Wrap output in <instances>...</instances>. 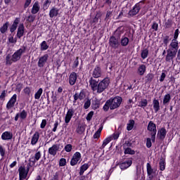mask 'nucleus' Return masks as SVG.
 <instances>
[{"instance_id":"15","label":"nucleus","mask_w":180,"mask_h":180,"mask_svg":"<svg viewBox=\"0 0 180 180\" xmlns=\"http://www.w3.org/2000/svg\"><path fill=\"white\" fill-rule=\"evenodd\" d=\"M29 171V166L27 169H25V166H20L18 169L19 176L27 178Z\"/></svg>"},{"instance_id":"45","label":"nucleus","mask_w":180,"mask_h":180,"mask_svg":"<svg viewBox=\"0 0 180 180\" xmlns=\"http://www.w3.org/2000/svg\"><path fill=\"white\" fill-rule=\"evenodd\" d=\"M171 38L169 37V35H166L163 37V44L165 45V46H167L168 44L171 41Z\"/></svg>"},{"instance_id":"43","label":"nucleus","mask_w":180,"mask_h":180,"mask_svg":"<svg viewBox=\"0 0 180 180\" xmlns=\"http://www.w3.org/2000/svg\"><path fill=\"white\" fill-rule=\"evenodd\" d=\"M19 116L22 120H24L27 118V112L25 109H23L20 112H19Z\"/></svg>"},{"instance_id":"8","label":"nucleus","mask_w":180,"mask_h":180,"mask_svg":"<svg viewBox=\"0 0 180 180\" xmlns=\"http://www.w3.org/2000/svg\"><path fill=\"white\" fill-rule=\"evenodd\" d=\"M132 159H126L123 162H120L118 165L122 170H126L132 165Z\"/></svg>"},{"instance_id":"33","label":"nucleus","mask_w":180,"mask_h":180,"mask_svg":"<svg viewBox=\"0 0 180 180\" xmlns=\"http://www.w3.org/2000/svg\"><path fill=\"white\" fill-rule=\"evenodd\" d=\"M8 26H9V22L8 21H6L4 25H3V26H1V27H0V32L1 33V34H5L6 32H7V30H8Z\"/></svg>"},{"instance_id":"38","label":"nucleus","mask_w":180,"mask_h":180,"mask_svg":"<svg viewBox=\"0 0 180 180\" xmlns=\"http://www.w3.org/2000/svg\"><path fill=\"white\" fill-rule=\"evenodd\" d=\"M49 48V46L47 44V42L46 41H43L40 44V49L41 51H46Z\"/></svg>"},{"instance_id":"22","label":"nucleus","mask_w":180,"mask_h":180,"mask_svg":"<svg viewBox=\"0 0 180 180\" xmlns=\"http://www.w3.org/2000/svg\"><path fill=\"white\" fill-rule=\"evenodd\" d=\"M13 132H10V131H5L3 132L1 135V139L3 141H10L13 139Z\"/></svg>"},{"instance_id":"41","label":"nucleus","mask_w":180,"mask_h":180,"mask_svg":"<svg viewBox=\"0 0 180 180\" xmlns=\"http://www.w3.org/2000/svg\"><path fill=\"white\" fill-rule=\"evenodd\" d=\"M135 121L134 120H129V123L127 124V129L129 131H131L134 127Z\"/></svg>"},{"instance_id":"55","label":"nucleus","mask_w":180,"mask_h":180,"mask_svg":"<svg viewBox=\"0 0 180 180\" xmlns=\"http://www.w3.org/2000/svg\"><path fill=\"white\" fill-rule=\"evenodd\" d=\"M6 95H7V91L6 90H3L1 95H0V100L2 101H4Z\"/></svg>"},{"instance_id":"56","label":"nucleus","mask_w":180,"mask_h":180,"mask_svg":"<svg viewBox=\"0 0 180 180\" xmlns=\"http://www.w3.org/2000/svg\"><path fill=\"white\" fill-rule=\"evenodd\" d=\"M91 106V100L88 99L84 104V108L85 110L89 109V108Z\"/></svg>"},{"instance_id":"21","label":"nucleus","mask_w":180,"mask_h":180,"mask_svg":"<svg viewBox=\"0 0 180 180\" xmlns=\"http://www.w3.org/2000/svg\"><path fill=\"white\" fill-rule=\"evenodd\" d=\"M124 33V28L122 26L118 27L114 32V37L120 39L121 36Z\"/></svg>"},{"instance_id":"12","label":"nucleus","mask_w":180,"mask_h":180,"mask_svg":"<svg viewBox=\"0 0 180 180\" xmlns=\"http://www.w3.org/2000/svg\"><path fill=\"white\" fill-rule=\"evenodd\" d=\"M49 59V54L45 53L42 56L39 58V61L37 63L38 67L42 68L44 67L45 64L46 63Z\"/></svg>"},{"instance_id":"54","label":"nucleus","mask_w":180,"mask_h":180,"mask_svg":"<svg viewBox=\"0 0 180 180\" xmlns=\"http://www.w3.org/2000/svg\"><path fill=\"white\" fill-rule=\"evenodd\" d=\"M66 159L65 158H61L59 160V166L60 167H65L66 165Z\"/></svg>"},{"instance_id":"37","label":"nucleus","mask_w":180,"mask_h":180,"mask_svg":"<svg viewBox=\"0 0 180 180\" xmlns=\"http://www.w3.org/2000/svg\"><path fill=\"white\" fill-rule=\"evenodd\" d=\"M170 101H171V95H170V94H165V97L163 98V105H166L169 104Z\"/></svg>"},{"instance_id":"63","label":"nucleus","mask_w":180,"mask_h":180,"mask_svg":"<svg viewBox=\"0 0 180 180\" xmlns=\"http://www.w3.org/2000/svg\"><path fill=\"white\" fill-rule=\"evenodd\" d=\"M91 172H89L87 173V174H86V176L82 175V176H84V180H91V179L92 176L91 174Z\"/></svg>"},{"instance_id":"4","label":"nucleus","mask_w":180,"mask_h":180,"mask_svg":"<svg viewBox=\"0 0 180 180\" xmlns=\"http://www.w3.org/2000/svg\"><path fill=\"white\" fill-rule=\"evenodd\" d=\"M146 1L142 0L139 3L136 4L129 11L128 13V15L129 17L136 16L140 12L141 9L142 8L143 6L145 4Z\"/></svg>"},{"instance_id":"60","label":"nucleus","mask_w":180,"mask_h":180,"mask_svg":"<svg viewBox=\"0 0 180 180\" xmlns=\"http://www.w3.org/2000/svg\"><path fill=\"white\" fill-rule=\"evenodd\" d=\"M94 115V111H90L86 116V120L87 121H91L92 119V117Z\"/></svg>"},{"instance_id":"29","label":"nucleus","mask_w":180,"mask_h":180,"mask_svg":"<svg viewBox=\"0 0 180 180\" xmlns=\"http://www.w3.org/2000/svg\"><path fill=\"white\" fill-rule=\"evenodd\" d=\"M39 9H40V6H39V2L37 1L34 2L32 8V11H31L32 14V15L37 14L39 11Z\"/></svg>"},{"instance_id":"19","label":"nucleus","mask_w":180,"mask_h":180,"mask_svg":"<svg viewBox=\"0 0 180 180\" xmlns=\"http://www.w3.org/2000/svg\"><path fill=\"white\" fill-rule=\"evenodd\" d=\"M154 169H153L150 163H147V174H148V180H153L154 178V176L153 174H154Z\"/></svg>"},{"instance_id":"44","label":"nucleus","mask_w":180,"mask_h":180,"mask_svg":"<svg viewBox=\"0 0 180 180\" xmlns=\"http://www.w3.org/2000/svg\"><path fill=\"white\" fill-rule=\"evenodd\" d=\"M42 94H43V89L39 88L38 89V91L34 94V98L36 100H39L41 96L42 95Z\"/></svg>"},{"instance_id":"39","label":"nucleus","mask_w":180,"mask_h":180,"mask_svg":"<svg viewBox=\"0 0 180 180\" xmlns=\"http://www.w3.org/2000/svg\"><path fill=\"white\" fill-rule=\"evenodd\" d=\"M124 150L125 155L129 154L131 155H134L136 153L135 150H133V149H131V148H124Z\"/></svg>"},{"instance_id":"11","label":"nucleus","mask_w":180,"mask_h":180,"mask_svg":"<svg viewBox=\"0 0 180 180\" xmlns=\"http://www.w3.org/2000/svg\"><path fill=\"white\" fill-rule=\"evenodd\" d=\"M75 113V110L74 109V108L71 107L68 110L67 114L65 115V124H68L70 123Z\"/></svg>"},{"instance_id":"2","label":"nucleus","mask_w":180,"mask_h":180,"mask_svg":"<svg viewBox=\"0 0 180 180\" xmlns=\"http://www.w3.org/2000/svg\"><path fill=\"white\" fill-rule=\"evenodd\" d=\"M110 83V79L108 77H106L103 79L101 80L98 82V87L96 89L97 94H101L103 91H105L108 88Z\"/></svg>"},{"instance_id":"17","label":"nucleus","mask_w":180,"mask_h":180,"mask_svg":"<svg viewBox=\"0 0 180 180\" xmlns=\"http://www.w3.org/2000/svg\"><path fill=\"white\" fill-rule=\"evenodd\" d=\"M77 80V74L75 72H72L69 75V84L74 86Z\"/></svg>"},{"instance_id":"25","label":"nucleus","mask_w":180,"mask_h":180,"mask_svg":"<svg viewBox=\"0 0 180 180\" xmlns=\"http://www.w3.org/2000/svg\"><path fill=\"white\" fill-rule=\"evenodd\" d=\"M167 129L166 128H161L158 131V137L160 140H164L167 136Z\"/></svg>"},{"instance_id":"59","label":"nucleus","mask_w":180,"mask_h":180,"mask_svg":"<svg viewBox=\"0 0 180 180\" xmlns=\"http://www.w3.org/2000/svg\"><path fill=\"white\" fill-rule=\"evenodd\" d=\"M79 65V57L77 56V58H75V60L73 63V65L72 68H77Z\"/></svg>"},{"instance_id":"30","label":"nucleus","mask_w":180,"mask_h":180,"mask_svg":"<svg viewBox=\"0 0 180 180\" xmlns=\"http://www.w3.org/2000/svg\"><path fill=\"white\" fill-rule=\"evenodd\" d=\"M129 39L127 37L122 36L120 40L121 46L123 47H126L129 45Z\"/></svg>"},{"instance_id":"32","label":"nucleus","mask_w":180,"mask_h":180,"mask_svg":"<svg viewBox=\"0 0 180 180\" xmlns=\"http://www.w3.org/2000/svg\"><path fill=\"white\" fill-rule=\"evenodd\" d=\"M90 167V165H89V163H84V165H82L80 167V170H79V176H82L84 173V172H86Z\"/></svg>"},{"instance_id":"46","label":"nucleus","mask_w":180,"mask_h":180,"mask_svg":"<svg viewBox=\"0 0 180 180\" xmlns=\"http://www.w3.org/2000/svg\"><path fill=\"white\" fill-rule=\"evenodd\" d=\"M148 53H149V51H148V49L147 48L142 50V51H141V58H142V59H143V60L146 59L148 58Z\"/></svg>"},{"instance_id":"48","label":"nucleus","mask_w":180,"mask_h":180,"mask_svg":"<svg viewBox=\"0 0 180 180\" xmlns=\"http://www.w3.org/2000/svg\"><path fill=\"white\" fill-rule=\"evenodd\" d=\"M159 165H160V169L161 171L165 170V168H166V162H165V160H164V159H161V160H160Z\"/></svg>"},{"instance_id":"26","label":"nucleus","mask_w":180,"mask_h":180,"mask_svg":"<svg viewBox=\"0 0 180 180\" xmlns=\"http://www.w3.org/2000/svg\"><path fill=\"white\" fill-rule=\"evenodd\" d=\"M153 105L155 112L158 113V112L160 110V104L159 100L154 98L153 101Z\"/></svg>"},{"instance_id":"57","label":"nucleus","mask_w":180,"mask_h":180,"mask_svg":"<svg viewBox=\"0 0 180 180\" xmlns=\"http://www.w3.org/2000/svg\"><path fill=\"white\" fill-rule=\"evenodd\" d=\"M179 29H176L175 30V32L174 34V41H176L179 38Z\"/></svg>"},{"instance_id":"50","label":"nucleus","mask_w":180,"mask_h":180,"mask_svg":"<svg viewBox=\"0 0 180 180\" xmlns=\"http://www.w3.org/2000/svg\"><path fill=\"white\" fill-rule=\"evenodd\" d=\"M31 91H32V87H30V86H26L23 89V92L25 93V94L28 96H30Z\"/></svg>"},{"instance_id":"6","label":"nucleus","mask_w":180,"mask_h":180,"mask_svg":"<svg viewBox=\"0 0 180 180\" xmlns=\"http://www.w3.org/2000/svg\"><path fill=\"white\" fill-rule=\"evenodd\" d=\"M118 38L115 37L114 35L110 36L109 39V46L111 49H117L120 46Z\"/></svg>"},{"instance_id":"20","label":"nucleus","mask_w":180,"mask_h":180,"mask_svg":"<svg viewBox=\"0 0 180 180\" xmlns=\"http://www.w3.org/2000/svg\"><path fill=\"white\" fill-rule=\"evenodd\" d=\"M25 34V26L23 23H20L18 27V32L16 34V37L18 39H21Z\"/></svg>"},{"instance_id":"42","label":"nucleus","mask_w":180,"mask_h":180,"mask_svg":"<svg viewBox=\"0 0 180 180\" xmlns=\"http://www.w3.org/2000/svg\"><path fill=\"white\" fill-rule=\"evenodd\" d=\"M112 140V136H108V138H105L103 142L101 148H104Z\"/></svg>"},{"instance_id":"51","label":"nucleus","mask_w":180,"mask_h":180,"mask_svg":"<svg viewBox=\"0 0 180 180\" xmlns=\"http://www.w3.org/2000/svg\"><path fill=\"white\" fill-rule=\"evenodd\" d=\"M127 105H126V108L127 109H130L132 108V104L134 103V102L133 101V98H129L128 101H127Z\"/></svg>"},{"instance_id":"34","label":"nucleus","mask_w":180,"mask_h":180,"mask_svg":"<svg viewBox=\"0 0 180 180\" xmlns=\"http://www.w3.org/2000/svg\"><path fill=\"white\" fill-rule=\"evenodd\" d=\"M148 105V100L146 98L141 99L139 102V107L145 109Z\"/></svg>"},{"instance_id":"13","label":"nucleus","mask_w":180,"mask_h":180,"mask_svg":"<svg viewBox=\"0 0 180 180\" xmlns=\"http://www.w3.org/2000/svg\"><path fill=\"white\" fill-rule=\"evenodd\" d=\"M58 151H60V145H58V143H54L49 148V153L53 157L56 155Z\"/></svg>"},{"instance_id":"27","label":"nucleus","mask_w":180,"mask_h":180,"mask_svg":"<svg viewBox=\"0 0 180 180\" xmlns=\"http://www.w3.org/2000/svg\"><path fill=\"white\" fill-rule=\"evenodd\" d=\"M171 48L169 49L173 50L178 52L179 50V41L177 40L172 39L170 44Z\"/></svg>"},{"instance_id":"5","label":"nucleus","mask_w":180,"mask_h":180,"mask_svg":"<svg viewBox=\"0 0 180 180\" xmlns=\"http://www.w3.org/2000/svg\"><path fill=\"white\" fill-rule=\"evenodd\" d=\"M167 51V54L165 58L166 62L174 63V59L176 58L177 51L173 49H168Z\"/></svg>"},{"instance_id":"16","label":"nucleus","mask_w":180,"mask_h":180,"mask_svg":"<svg viewBox=\"0 0 180 180\" xmlns=\"http://www.w3.org/2000/svg\"><path fill=\"white\" fill-rule=\"evenodd\" d=\"M17 101V94H14L11 99L8 101V102L6 104V108L11 109L14 107V105Z\"/></svg>"},{"instance_id":"3","label":"nucleus","mask_w":180,"mask_h":180,"mask_svg":"<svg viewBox=\"0 0 180 180\" xmlns=\"http://www.w3.org/2000/svg\"><path fill=\"white\" fill-rule=\"evenodd\" d=\"M108 101H110V103L111 105L110 110H113L120 108L122 102V98L120 96H116L115 97L110 98Z\"/></svg>"},{"instance_id":"10","label":"nucleus","mask_w":180,"mask_h":180,"mask_svg":"<svg viewBox=\"0 0 180 180\" xmlns=\"http://www.w3.org/2000/svg\"><path fill=\"white\" fill-rule=\"evenodd\" d=\"M89 86L94 92H96L98 86L99 84V79H94V77H91L89 81Z\"/></svg>"},{"instance_id":"40","label":"nucleus","mask_w":180,"mask_h":180,"mask_svg":"<svg viewBox=\"0 0 180 180\" xmlns=\"http://www.w3.org/2000/svg\"><path fill=\"white\" fill-rule=\"evenodd\" d=\"M51 4V0H46L42 6V9L45 11L46 10L49 9L50 5Z\"/></svg>"},{"instance_id":"35","label":"nucleus","mask_w":180,"mask_h":180,"mask_svg":"<svg viewBox=\"0 0 180 180\" xmlns=\"http://www.w3.org/2000/svg\"><path fill=\"white\" fill-rule=\"evenodd\" d=\"M154 78V74L152 72H149L146 76V84H150Z\"/></svg>"},{"instance_id":"23","label":"nucleus","mask_w":180,"mask_h":180,"mask_svg":"<svg viewBox=\"0 0 180 180\" xmlns=\"http://www.w3.org/2000/svg\"><path fill=\"white\" fill-rule=\"evenodd\" d=\"M20 18H15L13 24L10 27V32L11 33H13L17 30L18 25L20 23Z\"/></svg>"},{"instance_id":"31","label":"nucleus","mask_w":180,"mask_h":180,"mask_svg":"<svg viewBox=\"0 0 180 180\" xmlns=\"http://www.w3.org/2000/svg\"><path fill=\"white\" fill-rule=\"evenodd\" d=\"M146 72V66L144 64L140 65V66L138 68V74L141 76H143V75Z\"/></svg>"},{"instance_id":"24","label":"nucleus","mask_w":180,"mask_h":180,"mask_svg":"<svg viewBox=\"0 0 180 180\" xmlns=\"http://www.w3.org/2000/svg\"><path fill=\"white\" fill-rule=\"evenodd\" d=\"M147 129L151 133H157L156 124H154L153 121H150V122L148 123Z\"/></svg>"},{"instance_id":"7","label":"nucleus","mask_w":180,"mask_h":180,"mask_svg":"<svg viewBox=\"0 0 180 180\" xmlns=\"http://www.w3.org/2000/svg\"><path fill=\"white\" fill-rule=\"evenodd\" d=\"M81 161H82V155L80 152H75V153H74L70 160V165L72 167H74L77 165L78 163L79 164Z\"/></svg>"},{"instance_id":"14","label":"nucleus","mask_w":180,"mask_h":180,"mask_svg":"<svg viewBox=\"0 0 180 180\" xmlns=\"http://www.w3.org/2000/svg\"><path fill=\"white\" fill-rule=\"evenodd\" d=\"M102 75V69L101 68L97 65L93 70L92 77L94 79L100 78Z\"/></svg>"},{"instance_id":"18","label":"nucleus","mask_w":180,"mask_h":180,"mask_svg":"<svg viewBox=\"0 0 180 180\" xmlns=\"http://www.w3.org/2000/svg\"><path fill=\"white\" fill-rule=\"evenodd\" d=\"M59 8L56 7V6H53L50 11H49V17L50 18L53 19V18H56L58 17V14H59Z\"/></svg>"},{"instance_id":"64","label":"nucleus","mask_w":180,"mask_h":180,"mask_svg":"<svg viewBox=\"0 0 180 180\" xmlns=\"http://www.w3.org/2000/svg\"><path fill=\"white\" fill-rule=\"evenodd\" d=\"M51 180H59V173L58 172H56L55 174H53V176Z\"/></svg>"},{"instance_id":"49","label":"nucleus","mask_w":180,"mask_h":180,"mask_svg":"<svg viewBox=\"0 0 180 180\" xmlns=\"http://www.w3.org/2000/svg\"><path fill=\"white\" fill-rule=\"evenodd\" d=\"M85 131V127L83 125H79L78 128H77V133L79 134H82Z\"/></svg>"},{"instance_id":"62","label":"nucleus","mask_w":180,"mask_h":180,"mask_svg":"<svg viewBox=\"0 0 180 180\" xmlns=\"http://www.w3.org/2000/svg\"><path fill=\"white\" fill-rule=\"evenodd\" d=\"M34 158L35 160L37 161H39L41 157V153L39 151V152H37L34 155Z\"/></svg>"},{"instance_id":"47","label":"nucleus","mask_w":180,"mask_h":180,"mask_svg":"<svg viewBox=\"0 0 180 180\" xmlns=\"http://www.w3.org/2000/svg\"><path fill=\"white\" fill-rule=\"evenodd\" d=\"M110 107H111L110 101L108 99L106 101L105 105H103V109L105 112H108L109 110V108L110 109Z\"/></svg>"},{"instance_id":"9","label":"nucleus","mask_w":180,"mask_h":180,"mask_svg":"<svg viewBox=\"0 0 180 180\" xmlns=\"http://www.w3.org/2000/svg\"><path fill=\"white\" fill-rule=\"evenodd\" d=\"M74 101H73V104H75L76 102L79 100L83 101L86 98V92L84 89H82L79 93H75L73 95Z\"/></svg>"},{"instance_id":"28","label":"nucleus","mask_w":180,"mask_h":180,"mask_svg":"<svg viewBox=\"0 0 180 180\" xmlns=\"http://www.w3.org/2000/svg\"><path fill=\"white\" fill-rule=\"evenodd\" d=\"M39 139V132H37V131H36L32 137L31 145L35 146L37 144V143L38 142Z\"/></svg>"},{"instance_id":"58","label":"nucleus","mask_w":180,"mask_h":180,"mask_svg":"<svg viewBox=\"0 0 180 180\" xmlns=\"http://www.w3.org/2000/svg\"><path fill=\"white\" fill-rule=\"evenodd\" d=\"M151 28H152L155 32L158 31V23L156 22H153Z\"/></svg>"},{"instance_id":"36","label":"nucleus","mask_w":180,"mask_h":180,"mask_svg":"<svg viewBox=\"0 0 180 180\" xmlns=\"http://www.w3.org/2000/svg\"><path fill=\"white\" fill-rule=\"evenodd\" d=\"M174 24L172 19L169 18L165 22V29H170L172 27L173 25Z\"/></svg>"},{"instance_id":"61","label":"nucleus","mask_w":180,"mask_h":180,"mask_svg":"<svg viewBox=\"0 0 180 180\" xmlns=\"http://www.w3.org/2000/svg\"><path fill=\"white\" fill-rule=\"evenodd\" d=\"M146 147L148 148H150L152 147V141H151L150 138H147Z\"/></svg>"},{"instance_id":"1","label":"nucleus","mask_w":180,"mask_h":180,"mask_svg":"<svg viewBox=\"0 0 180 180\" xmlns=\"http://www.w3.org/2000/svg\"><path fill=\"white\" fill-rule=\"evenodd\" d=\"M26 51V46H22V48H20L15 53L13 54L12 58H11L10 54H7L6 57V65H11L13 63H16L22 57V55L25 53Z\"/></svg>"},{"instance_id":"52","label":"nucleus","mask_w":180,"mask_h":180,"mask_svg":"<svg viewBox=\"0 0 180 180\" xmlns=\"http://www.w3.org/2000/svg\"><path fill=\"white\" fill-rule=\"evenodd\" d=\"M64 150L67 153H70L72 150V146L71 145V143H68V145H65Z\"/></svg>"},{"instance_id":"53","label":"nucleus","mask_w":180,"mask_h":180,"mask_svg":"<svg viewBox=\"0 0 180 180\" xmlns=\"http://www.w3.org/2000/svg\"><path fill=\"white\" fill-rule=\"evenodd\" d=\"M26 20L30 23H32L35 20V15H29Z\"/></svg>"}]
</instances>
